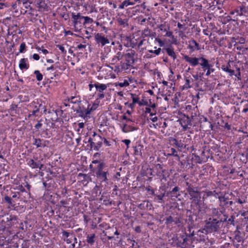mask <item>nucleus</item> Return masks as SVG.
I'll return each instance as SVG.
<instances>
[{"mask_svg": "<svg viewBox=\"0 0 248 248\" xmlns=\"http://www.w3.org/2000/svg\"><path fill=\"white\" fill-rule=\"evenodd\" d=\"M106 164L104 162L100 163L94 169L95 176L100 183H108V176L109 175L108 170L105 169Z\"/></svg>", "mask_w": 248, "mask_h": 248, "instance_id": "f257e3e1", "label": "nucleus"}, {"mask_svg": "<svg viewBox=\"0 0 248 248\" xmlns=\"http://www.w3.org/2000/svg\"><path fill=\"white\" fill-rule=\"evenodd\" d=\"M187 238L186 235H180L178 236L175 234L173 237L169 239V241L170 245L173 247H180L181 248H186L187 246Z\"/></svg>", "mask_w": 248, "mask_h": 248, "instance_id": "f03ea898", "label": "nucleus"}, {"mask_svg": "<svg viewBox=\"0 0 248 248\" xmlns=\"http://www.w3.org/2000/svg\"><path fill=\"white\" fill-rule=\"evenodd\" d=\"M186 190L190 196V200H192L195 203L198 204L201 199V192L198 190L197 187L193 186L188 182H186Z\"/></svg>", "mask_w": 248, "mask_h": 248, "instance_id": "7ed1b4c3", "label": "nucleus"}, {"mask_svg": "<svg viewBox=\"0 0 248 248\" xmlns=\"http://www.w3.org/2000/svg\"><path fill=\"white\" fill-rule=\"evenodd\" d=\"M222 222V218L217 220V218L210 217L206 221L205 228L211 232H216L220 229V225Z\"/></svg>", "mask_w": 248, "mask_h": 248, "instance_id": "20e7f679", "label": "nucleus"}, {"mask_svg": "<svg viewBox=\"0 0 248 248\" xmlns=\"http://www.w3.org/2000/svg\"><path fill=\"white\" fill-rule=\"evenodd\" d=\"M184 59L192 66H196L199 64L200 65V62H203L206 60V59L203 57L199 58L191 57L187 55H184Z\"/></svg>", "mask_w": 248, "mask_h": 248, "instance_id": "39448f33", "label": "nucleus"}, {"mask_svg": "<svg viewBox=\"0 0 248 248\" xmlns=\"http://www.w3.org/2000/svg\"><path fill=\"white\" fill-rule=\"evenodd\" d=\"M94 39L96 42V44L99 46H103L106 44H108L109 43V40L107 37H105V36L102 35L101 33H96L94 35Z\"/></svg>", "mask_w": 248, "mask_h": 248, "instance_id": "423d86ee", "label": "nucleus"}, {"mask_svg": "<svg viewBox=\"0 0 248 248\" xmlns=\"http://www.w3.org/2000/svg\"><path fill=\"white\" fill-rule=\"evenodd\" d=\"M200 66L204 71L207 70L206 76H209L211 73L215 71V69L212 68L213 65L209 63V61L206 59L203 62H200Z\"/></svg>", "mask_w": 248, "mask_h": 248, "instance_id": "0eeeda50", "label": "nucleus"}, {"mask_svg": "<svg viewBox=\"0 0 248 248\" xmlns=\"http://www.w3.org/2000/svg\"><path fill=\"white\" fill-rule=\"evenodd\" d=\"M217 198L219 199V206L222 207V209L228 208L233 204V202L229 201V198L225 195L217 197Z\"/></svg>", "mask_w": 248, "mask_h": 248, "instance_id": "6e6552de", "label": "nucleus"}, {"mask_svg": "<svg viewBox=\"0 0 248 248\" xmlns=\"http://www.w3.org/2000/svg\"><path fill=\"white\" fill-rule=\"evenodd\" d=\"M93 141L96 144V146L94 147V150L98 151L102 146L103 138L99 135L97 134L95 132H93Z\"/></svg>", "mask_w": 248, "mask_h": 248, "instance_id": "1a4fd4ad", "label": "nucleus"}, {"mask_svg": "<svg viewBox=\"0 0 248 248\" xmlns=\"http://www.w3.org/2000/svg\"><path fill=\"white\" fill-rule=\"evenodd\" d=\"M202 195V199L203 201H205L208 198H214L217 199L218 197V193L216 190L210 191L209 190L206 189L204 191L201 192Z\"/></svg>", "mask_w": 248, "mask_h": 248, "instance_id": "9d476101", "label": "nucleus"}, {"mask_svg": "<svg viewBox=\"0 0 248 248\" xmlns=\"http://www.w3.org/2000/svg\"><path fill=\"white\" fill-rule=\"evenodd\" d=\"M140 0H125L119 5V8L121 9H124L129 6H133L136 3H140Z\"/></svg>", "mask_w": 248, "mask_h": 248, "instance_id": "9b49d317", "label": "nucleus"}, {"mask_svg": "<svg viewBox=\"0 0 248 248\" xmlns=\"http://www.w3.org/2000/svg\"><path fill=\"white\" fill-rule=\"evenodd\" d=\"M27 165L32 169H39L41 170L44 166L40 160L35 162L33 159H30L27 162Z\"/></svg>", "mask_w": 248, "mask_h": 248, "instance_id": "f8f14e48", "label": "nucleus"}, {"mask_svg": "<svg viewBox=\"0 0 248 248\" xmlns=\"http://www.w3.org/2000/svg\"><path fill=\"white\" fill-rule=\"evenodd\" d=\"M179 122L181 126L186 129L188 125H191L190 118L188 116L184 115V117L179 120Z\"/></svg>", "mask_w": 248, "mask_h": 248, "instance_id": "ddd939ff", "label": "nucleus"}, {"mask_svg": "<svg viewBox=\"0 0 248 248\" xmlns=\"http://www.w3.org/2000/svg\"><path fill=\"white\" fill-rule=\"evenodd\" d=\"M36 7L39 9V11H45L47 10V5L46 2V0H37L35 1Z\"/></svg>", "mask_w": 248, "mask_h": 248, "instance_id": "4468645a", "label": "nucleus"}, {"mask_svg": "<svg viewBox=\"0 0 248 248\" xmlns=\"http://www.w3.org/2000/svg\"><path fill=\"white\" fill-rule=\"evenodd\" d=\"M33 144L36 145L37 147H45L46 146V143H48V141L45 140L40 139H34Z\"/></svg>", "mask_w": 248, "mask_h": 248, "instance_id": "2eb2a0df", "label": "nucleus"}, {"mask_svg": "<svg viewBox=\"0 0 248 248\" xmlns=\"http://www.w3.org/2000/svg\"><path fill=\"white\" fill-rule=\"evenodd\" d=\"M189 45L188 48L191 49V52H193L195 50H199L200 49L199 44L194 39L188 42Z\"/></svg>", "mask_w": 248, "mask_h": 248, "instance_id": "dca6fc26", "label": "nucleus"}, {"mask_svg": "<svg viewBox=\"0 0 248 248\" xmlns=\"http://www.w3.org/2000/svg\"><path fill=\"white\" fill-rule=\"evenodd\" d=\"M135 53V52L134 50H131L129 52L125 55L126 62L131 64H133L134 62V56Z\"/></svg>", "mask_w": 248, "mask_h": 248, "instance_id": "f3484780", "label": "nucleus"}, {"mask_svg": "<svg viewBox=\"0 0 248 248\" xmlns=\"http://www.w3.org/2000/svg\"><path fill=\"white\" fill-rule=\"evenodd\" d=\"M77 112L78 113V116L79 117H81L85 119L88 115L91 114V110H89V106H88L87 108L85 109V110H77Z\"/></svg>", "mask_w": 248, "mask_h": 248, "instance_id": "a211bd4d", "label": "nucleus"}, {"mask_svg": "<svg viewBox=\"0 0 248 248\" xmlns=\"http://www.w3.org/2000/svg\"><path fill=\"white\" fill-rule=\"evenodd\" d=\"M224 212V210L222 209V210H220L218 208H212L211 209V213L213 217H217L218 218H219L222 214H223Z\"/></svg>", "mask_w": 248, "mask_h": 248, "instance_id": "6ab92c4d", "label": "nucleus"}, {"mask_svg": "<svg viewBox=\"0 0 248 248\" xmlns=\"http://www.w3.org/2000/svg\"><path fill=\"white\" fill-rule=\"evenodd\" d=\"M138 129V128L133 126L128 125L127 124H124L122 127V131L124 133L133 131Z\"/></svg>", "mask_w": 248, "mask_h": 248, "instance_id": "aec40b11", "label": "nucleus"}, {"mask_svg": "<svg viewBox=\"0 0 248 248\" xmlns=\"http://www.w3.org/2000/svg\"><path fill=\"white\" fill-rule=\"evenodd\" d=\"M32 2V1L30 0H17V4H20V8L24 6L26 9L30 8Z\"/></svg>", "mask_w": 248, "mask_h": 248, "instance_id": "412c9836", "label": "nucleus"}, {"mask_svg": "<svg viewBox=\"0 0 248 248\" xmlns=\"http://www.w3.org/2000/svg\"><path fill=\"white\" fill-rule=\"evenodd\" d=\"M28 59L22 58L20 60L19 64V67L21 70L28 69L29 67V64L27 63Z\"/></svg>", "mask_w": 248, "mask_h": 248, "instance_id": "4be33fe9", "label": "nucleus"}, {"mask_svg": "<svg viewBox=\"0 0 248 248\" xmlns=\"http://www.w3.org/2000/svg\"><path fill=\"white\" fill-rule=\"evenodd\" d=\"M96 91L99 93H103V91L106 90L108 87L107 85L104 84H101L99 82H96L94 84Z\"/></svg>", "mask_w": 248, "mask_h": 248, "instance_id": "5701e85b", "label": "nucleus"}, {"mask_svg": "<svg viewBox=\"0 0 248 248\" xmlns=\"http://www.w3.org/2000/svg\"><path fill=\"white\" fill-rule=\"evenodd\" d=\"M165 50L167 54L169 56L172 57L174 60L176 59V55L172 46H170L169 47L166 48Z\"/></svg>", "mask_w": 248, "mask_h": 248, "instance_id": "b1692460", "label": "nucleus"}, {"mask_svg": "<svg viewBox=\"0 0 248 248\" xmlns=\"http://www.w3.org/2000/svg\"><path fill=\"white\" fill-rule=\"evenodd\" d=\"M96 237V236L94 233L88 234L86 239L87 242L89 244L93 245L95 241Z\"/></svg>", "mask_w": 248, "mask_h": 248, "instance_id": "393cba45", "label": "nucleus"}, {"mask_svg": "<svg viewBox=\"0 0 248 248\" xmlns=\"http://www.w3.org/2000/svg\"><path fill=\"white\" fill-rule=\"evenodd\" d=\"M67 100L68 102L72 104H77L81 102L80 98L79 96H71L68 97Z\"/></svg>", "mask_w": 248, "mask_h": 248, "instance_id": "a878e982", "label": "nucleus"}, {"mask_svg": "<svg viewBox=\"0 0 248 248\" xmlns=\"http://www.w3.org/2000/svg\"><path fill=\"white\" fill-rule=\"evenodd\" d=\"M142 148V146H141V145H139L138 146L134 147V155H135L141 156L142 155V153H141Z\"/></svg>", "mask_w": 248, "mask_h": 248, "instance_id": "bb28decb", "label": "nucleus"}, {"mask_svg": "<svg viewBox=\"0 0 248 248\" xmlns=\"http://www.w3.org/2000/svg\"><path fill=\"white\" fill-rule=\"evenodd\" d=\"M84 16H81L80 13H78L77 15H75L74 13L72 14V18L75 21L76 23L77 22V20L79 19V20H81L84 19Z\"/></svg>", "mask_w": 248, "mask_h": 248, "instance_id": "cd10ccee", "label": "nucleus"}, {"mask_svg": "<svg viewBox=\"0 0 248 248\" xmlns=\"http://www.w3.org/2000/svg\"><path fill=\"white\" fill-rule=\"evenodd\" d=\"M151 31L148 28H146L142 31L141 36L145 38L148 36H151Z\"/></svg>", "mask_w": 248, "mask_h": 248, "instance_id": "c85d7f7f", "label": "nucleus"}, {"mask_svg": "<svg viewBox=\"0 0 248 248\" xmlns=\"http://www.w3.org/2000/svg\"><path fill=\"white\" fill-rule=\"evenodd\" d=\"M233 242H236L237 243H241L243 242V238L240 235V232H237L235 233Z\"/></svg>", "mask_w": 248, "mask_h": 248, "instance_id": "c756f323", "label": "nucleus"}, {"mask_svg": "<svg viewBox=\"0 0 248 248\" xmlns=\"http://www.w3.org/2000/svg\"><path fill=\"white\" fill-rule=\"evenodd\" d=\"M224 216L225 217L224 218L222 219V222H227L228 224H232L233 225H234V217L233 216H231L229 219H227V217H226V216L224 215Z\"/></svg>", "mask_w": 248, "mask_h": 248, "instance_id": "7c9ffc66", "label": "nucleus"}, {"mask_svg": "<svg viewBox=\"0 0 248 248\" xmlns=\"http://www.w3.org/2000/svg\"><path fill=\"white\" fill-rule=\"evenodd\" d=\"M23 196H22V198H21V201L27 202L28 200L30 199L31 196L30 192L26 191V190H25V192H23Z\"/></svg>", "mask_w": 248, "mask_h": 248, "instance_id": "2f4dec72", "label": "nucleus"}, {"mask_svg": "<svg viewBox=\"0 0 248 248\" xmlns=\"http://www.w3.org/2000/svg\"><path fill=\"white\" fill-rule=\"evenodd\" d=\"M159 29L164 32H167L170 30V26L166 24H161L158 26Z\"/></svg>", "mask_w": 248, "mask_h": 248, "instance_id": "473e14b6", "label": "nucleus"}, {"mask_svg": "<svg viewBox=\"0 0 248 248\" xmlns=\"http://www.w3.org/2000/svg\"><path fill=\"white\" fill-rule=\"evenodd\" d=\"M170 141L173 144H174L178 148H181L183 147V144L181 142V141H178L176 139L174 138H172Z\"/></svg>", "mask_w": 248, "mask_h": 248, "instance_id": "72a5a7b5", "label": "nucleus"}, {"mask_svg": "<svg viewBox=\"0 0 248 248\" xmlns=\"http://www.w3.org/2000/svg\"><path fill=\"white\" fill-rule=\"evenodd\" d=\"M124 54L121 52H118L116 55L112 59V63H114L115 62L116 59H117L118 60H120L122 59L123 57Z\"/></svg>", "mask_w": 248, "mask_h": 248, "instance_id": "f704fd0d", "label": "nucleus"}, {"mask_svg": "<svg viewBox=\"0 0 248 248\" xmlns=\"http://www.w3.org/2000/svg\"><path fill=\"white\" fill-rule=\"evenodd\" d=\"M34 74L36 76V79L40 81L42 80L43 79V75L40 72L39 70H35L34 72Z\"/></svg>", "mask_w": 248, "mask_h": 248, "instance_id": "c9c22d12", "label": "nucleus"}, {"mask_svg": "<svg viewBox=\"0 0 248 248\" xmlns=\"http://www.w3.org/2000/svg\"><path fill=\"white\" fill-rule=\"evenodd\" d=\"M132 100H133V104L138 103L140 106L143 105V103L139 101V98L138 97H134V94H131Z\"/></svg>", "mask_w": 248, "mask_h": 248, "instance_id": "e433bc0d", "label": "nucleus"}, {"mask_svg": "<svg viewBox=\"0 0 248 248\" xmlns=\"http://www.w3.org/2000/svg\"><path fill=\"white\" fill-rule=\"evenodd\" d=\"M39 111V109L38 108L37 106H35L34 109L31 112V113H29L28 115V117L30 118L32 116H36V113Z\"/></svg>", "mask_w": 248, "mask_h": 248, "instance_id": "4c0bfd02", "label": "nucleus"}, {"mask_svg": "<svg viewBox=\"0 0 248 248\" xmlns=\"http://www.w3.org/2000/svg\"><path fill=\"white\" fill-rule=\"evenodd\" d=\"M180 188L178 186H175V187H174L172 190L170 191V193L172 194H173V195H172V196H173V197H175L176 198H177L180 195V194H175V192L178 191L179 190Z\"/></svg>", "mask_w": 248, "mask_h": 248, "instance_id": "58836bf2", "label": "nucleus"}, {"mask_svg": "<svg viewBox=\"0 0 248 248\" xmlns=\"http://www.w3.org/2000/svg\"><path fill=\"white\" fill-rule=\"evenodd\" d=\"M4 201L9 204V205H12L13 203L12 198L9 197L8 195H5L4 197Z\"/></svg>", "mask_w": 248, "mask_h": 248, "instance_id": "ea45409f", "label": "nucleus"}, {"mask_svg": "<svg viewBox=\"0 0 248 248\" xmlns=\"http://www.w3.org/2000/svg\"><path fill=\"white\" fill-rule=\"evenodd\" d=\"M174 217H172L171 216H169L166 219L165 224L168 225L172 223V222H174Z\"/></svg>", "mask_w": 248, "mask_h": 248, "instance_id": "a19ab883", "label": "nucleus"}, {"mask_svg": "<svg viewBox=\"0 0 248 248\" xmlns=\"http://www.w3.org/2000/svg\"><path fill=\"white\" fill-rule=\"evenodd\" d=\"M155 200L158 201V202L162 203L163 201V198L165 196V193L160 195H155Z\"/></svg>", "mask_w": 248, "mask_h": 248, "instance_id": "79ce46f5", "label": "nucleus"}, {"mask_svg": "<svg viewBox=\"0 0 248 248\" xmlns=\"http://www.w3.org/2000/svg\"><path fill=\"white\" fill-rule=\"evenodd\" d=\"M84 22L83 23V25H85L86 24H91L93 22V19L88 16H84Z\"/></svg>", "mask_w": 248, "mask_h": 248, "instance_id": "37998d69", "label": "nucleus"}, {"mask_svg": "<svg viewBox=\"0 0 248 248\" xmlns=\"http://www.w3.org/2000/svg\"><path fill=\"white\" fill-rule=\"evenodd\" d=\"M132 64L126 62V63H123L121 65L122 69L126 70L130 68Z\"/></svg>", "mask_w": 248, "mask_h": 248, "instance_id": "c03bdc74", "label": "nucleus"}, {"mask_svg": "<svg viewBox=\"0 0 248 248\" xmlns=\"http://www.w3.org/2000/svg\"><path fill=\"white\" fill-rule=\"evenodd\" d=\"M26 49V44L24 42L21 44L19 48V53H23Z\"/></svg>", "mask_w": 248, "mask_h": 248, "instance_id": "a18cd8bd", "label": "nucleus"}, {"mask_svg": "<svg viewBox=\"0 0 248 248\" xmlns=\"http://www.w3.org/2000/svg\"><path fill=\"white\" fill-rule=\"evenodd\" d=\"M239 8L240 9V16L243 15L247 11L246 7L244 5L240 6Z\"/></svg>", "mask_w": 248, "mask_h": 248, "instance_id": "49530a36", "label": "nucleus"}, {"mask_svg": "<svg viewBox=\"0 0 248 248\" xmlns=\"http://www.w3.org/2000/svg\"><path fill=\"white\" fill-rule=\"evenodd\" d=\"M128 82L125 80L124 82H121L119 83L118 84H116V86H119L120 87H127L129 85Z\"/></svg>", "mask_w": 248, "mask_h": 248, "instance_id": "de8ad7c7", "label": "nucleus"}, {"mask_svg": "<svg viewBox=\"0 0 248 248\" xmlns=\"http://www.w3.org/2000/svg\"><path fill=\"white\" fill-rule=\"evenodd\" d=\"M17 108V105L16 104H12L10 107V110L11 112H15L16 113V109Z\"/></svg>", "mask_w": 248, "mask_h": 248, "instance_id": "09e8293b", "label": "nucleus"}, {"mask_svg": "<svg viewBox=\"0 0 248 248\" xmlns=\"http://www.w3.org/2000/svg\"><path fill=\"white\" fill-rule=\"evenodd\" d=\"M170 152H171V153L169 154L170 155H173L174 156H176V157H178L179 159L180 158L178 155L177 154V152L175 149L171 148Z\"/></svg>", "mask_w": 248, "mask_h": 248, "instance_id": "8fccbe9b", "label": "nucleus"}, {"mask_svg": "<svg viewBox=\"0 0 248 248\" xmlns=\"http://www.w3.org/2000/svg\"><path fill=\"white\" fill-rule=\"evenodd\" d=\"M14 189L17 190L18 191H19L22 193H23V192H25V190L24 187L21 185L16 186V188H14Z\"/></svg>", "mask_w": 248, "mask_h": 248, "instance_id": "3c124183", "label": "nucleus"}, {"mask_svg": "<svg viewBox=\"0 0 248 248\" xmlns=\"http://www.w3.org/2000/svg\"><path fill=\"white\" fill-rule=\"evenodd\" d=\"M185 82H186L184 85V87L186 89L190 88L191 86L190 85V80L189 79L186 78Z\"/></svg>", "mask_w": 248, "mask_h": 248, "instance_id": "603ef678", "label": "nucleus"}, {"mask_svg": "<svg viewBox=\"0 0 248 248\" xmlns=\"http://www.w3.org/2000/svg\"><path fill=\"white\" fill-rule=\"evenodd\" d=\"M161 51V49L160 48H158L157 49H156V50H148V51L150 53H155L156 55H158L160 54Z\"/></svg>", "mask_w": 248, "mask_h": 248, "instance_id": "864d4df0", "label": "nucleus"}, {"mask_svg": "<svg viewBox=\"0 0 248 248\" xmlns=\"http://www.w3.org/2000/svg\"><path fill=\"white\" fill-rule=\"evenodd\" d=\"M223 69L225 71H226V72H228V73H230L231 75H233V74H234V70H232V69H229V67H227V66L226 67H225V68H223Z\"/></svg>", "mask_w": 248, "mask_h": 248, "instance_id": "5fc2aeb1", "label": "nucleus"}, {"mask_svg": "<svg viewBox=\"0 0 248 248\" xmlns=\"http://www.w3.org/2000/svg\"><path fill=\"white\" fill-rule=\"evenodd\" d=\"M57 47L59 48L60 50H61V51H62V52L63 53V54H66V51L65 50L64 47L62 46V45H58L56 46Z\"/></svg>", "mask_w": 248, "mask_h": 248, "instance_id": "6e6d98bb", "label": "nucleus"}, {"mask_svg": "<svg viewBox=\"0 0 248 248\" xmlns=\"http://www.w3.org/2000/svg\"><path fill=\"white\" fill-rule=\"evenodd\" d=\"M164 36L170 37L171 38H173V35L172 34V32L169 31H168L166 32L165 34L164 35Z\"/></svg>", "mask_w": 248, "mask_h": 248, "instance_id": "4d7b16f0", "label": "nucleus"}, {"mask_svg": "<svg viewBox=\"0 0 248 248\" xmlns=\"http://www.w3.org/2000/svg\"><path fill=\"white\" fill-rule=\"evenodd\" d=\"M41 121H39L38 122V123L36 124L35 126H34V127L35 128V129L37 130H38L42 126V124L41 123Z\"/></svg>", "mask_w": 248, "mask_h": 248, "instance_id": "13d9d810", "label": "nucleus"}, {"mask_svg": "<svg viewBox=\"0 0 248 248\" xmlns=\"http://www.w3.org/2000/svg\"><path fill=\"white\" fill-rule=\"evenodd\" d=\"M88 146H89L90 147V150H94V147L96 146L95 142L94 141H93L92 143H90V145H88Z\"/></svg>", "mask_w": 248, "mask_h": 248, "instance_id": "bf43d9fd", "label": "nucleus"}, {"mask_svg": "<svg viewBox=\"0 0 248 248\" xmlns=\"http://www.w3.org/2000/svg\"><path fill=\"white\" fill-rule=\"evenodd\" d=\"M174 223L176 225H179L181 223V219L179 217H174Z\"/></svg>", "mask_w": 248, "mask_h": 248, "instance_id": "052dcab7", "label": "nucleus"}, {"mask_svg": "<svg viewBox=\"0 0 248 248\" xmlns=\"http://www.w3.org/2000/svg\"><path fill=\"white\" fill-rule=\"evenodd\" d=\"M236 202H237L238 203H240V204H243V203H245L246 202L245 199H244V198L237 199L236 200Z\"/></svg>", "mask_w": 248, "mask_h": 248, "instance_id": "680f3d73", "label": "nucleus"}, {"mask_svg": "<svg viewBox=\"0 0 248 248\" xmlns=\"http://www.w3.org/2000/svg\"><path fill=\"white\" fill-rule=\"evenodd\" d=\"M62 236L66 237V238L69 236V233L65 230H62Z\"/></svg>", "mask_w": 248, "mask_h": 248, "instance_id": "e2e57ef3", "label": "nucleus"}, {"mask_svg": "<svg viewBox=\"0 0 248 248\" xmlns=\"http://www.w3.org/2000/svg\"><path fill=\"white\" fill-rule=\"evenodd\" d=\"M73 22L74 24V27L76 28L78 24H81V20H79V19L77 20V22L76 23L75 21L74 20V19H73Z\"/></svg>", "mask_w": 248, "mask_h": 248, "instance_id": "0e129e2a", "label": "nucleus"}, {"mask_svg": "<svg viewBox=\"0 0 248 248\" xmlns=\"http://www.w3.org/2000/svg\"><path fill=\"white\" fill-rule=\"evenodd\" d=\"M242 216L244 217L245 219H247L248 220V211L243 212Z\"/></svg>", "mask_w": 248, "mask_h": 248, "instance_id": "69168bd1", "label": "nucleus"}, {"mask_svg": "<svg viewBox=\"0 0 248 248\" xmlns=\"http://www.w3.org/2000/svg\"><path fill=\"white\" fill-rule=\"evenodd\" d=\"M122 142L124 143L126 145L127 148L129 147V145L130 143V140H122Z\"/></svg>", "mask_w": 248, "mask_h": 248, "instance_id": "338daca9", "label": "nucleus"}, {"mask_svg": "<svg viewBox=\"0 0 248 248\" xmlns=\"http://www.w3.org/2000/svg\"><path fill=\"white\" fill-rule=\"evenodd\" d=\"M179 35L182 39H184L185 37H186V35L184 34L183 31H179Z\"/></svg>", "mask_w": 248, "mask_h": 248, "instance_id": "774afa93", "label": "nucleus"}]
</instances>
